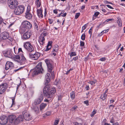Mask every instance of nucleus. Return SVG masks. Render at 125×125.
<instances>
[{"label":"nucleus","instance_id":"nucleus-50","mask_svg":"<svg viewBox=\"0 0 125 125\" xmlns=\"http://www.w3.org/2000/svg\"><path fill=\"white\" fill-rule=\"evenodd\" d=\"M51 75L52 77V79L54 78V72H52L51 73Z\"/></svg>","mask_w":125,"mask_h":125},{"label":"nucleus","instance_id":"nucleus-31","mask_svg":"<svg viewBox=\"0 0 125 125\" xmlns=\"http://www.w3.org/2000/svg\"><path fill=\"white\" fill-rule=\"evenodd\" d=\"M51 114V112L50 111L47 112L45 113L43 115V117H46L50 115Z\"/></svg>","mask_w":125,"mask_h":125},{"label":"nucleus","instance_id":"nucleus-33","mask_svg":"<svg viewBox=\"0 0 125 125\" xmlns=\"http://www.w3.org/2000/svg\"><path fill=\"white\" fill-rule=\"evenodd\" d=\"M48 34V33L46 31H44L42 32L40 36L43 37L44 38L45 36H47Z\"/></svg>","mask_w":125,"mask_h":125},{"label":"nucleus","instance_id":"nucleus-64","mask_svg":"<svg viewBox=\"0 0 125 125\" xmlns=\"http://www.w3.org/2000/svg\"><path fill=\"white\" fill-rule=\"evenodd\" d=\"M78 58V57L77 56H76L74 57L73 58V60H77Z\"/></svg>","mask_w":125,"mask_h":125},{"label":"nucleus","instance_id":"nucleus-8","mask_svg":"<svg viewBox=\"0 0 125 125\" xmlns=\"http://www.w3.org/2000/svg\"><path fill=\"white\" fill-rule=\"evenodd\" d=\"M45 61L47 65L48 71L51 72L53 68V66L51 63V61L48 59H46L45 60Z\"/></svg>","mask_w":125,"mask_h":125},{"label":"nucleus","instance_id":"nucleus-9","mask_svg":"<svg viewBox=\"0 0 125 125\" xmlns=\"http://www.w3.org/2000/svg\"><path fill=\"white\" fill-rule=\"evenodd\" d=\"M25 48L28 51L31 52L34 50L33 47L29 42H26L24 45Z\"/></svg>","mask_w":125,"mask_h":125},{"label":"nucleus","instance_id":"nucleus-56","mask_svg":"<svg viewBox=\"0 0 125 125\" xmlns=\"http://www.w3.org/2000/svg\"><path fill=\"white\" fill-rule=\"evenodd\" d=\"M106 6L108 8L111 9H113L114 8L112 7L111 6L107 5H106Z\"/></svg>","mask_w":125,"mask_h":125},{"label":"nucleus","instance_id":"nucleus-1","mask_svg":"<svg viewBox=\"0 0 125 125\" xmlns=\"http://www.w3.org/2000/svg\"><path fill=\"white\" fill-rule=\"evenodd\" d=\"M55 92L56 90L54 88H52L48 85H46L43 89L44 94L47 98H50L52 97Z\"/></svg>","mask_w":125,"mask_h":125},{"label":"nucleus","instance_id":"nucleus-53","mask_svg":"<svg viewBox=\"0 0 125 125\" xmlns=\"http://www.w3.org/2000/svg\"><path fill=\"white\" fill-rule=\"evenodd\" d=\"M104 3L106 4H112V3L110 2H109L107 0L105 1H104Z\"/></svg>","mask_w":125,"mask_h":125},{"label":"nucleus","instance_id":"nucleus-48","mask_svg":"<svg viewBox=\"0 0 125 125\" xmlns=\"http://www.w3.org/2000/svg\"><path fill=\"white\" fill-rule=\"evenodd\" d=\"M80 45L81 46H83L84 45V42L81 41L80 42Z\"/></svg>","mask_w":125,"mask_h":125},{"label":"nucleus","instance_id":"nucleus-3","mask_svg":"<svg viewBox=\"0 0 125 125\" xmlns=\"http://www.w3.org/2000/svg\"><path fill=\"white\" fill-rule=\"evenodd\" d=\"M43 98V95L42 94H41L39 97L35 100L34 103L31 106V108L35 111L38 110V107L36 105L40 104Z\"/></svg>","mask_w":125,"mask_h":125},{"label":"nucleus","instance_id":"nucleus-14","mask_svg":"<svg viewBox=\"0 0 125 125\" xmlns=\"http://www.w3.org/2000/svg\"><path fill=\"white\" fill-rule=\"evenodd\" d=\"M30 6H28L27 7V9L25 13V17L29 19H31L32 16L30 12Z\"/></svg>","mask_w":125,"mask_h":125},{"label":"nucleus","instance_id":"nucleus-27","mask_svg":"<svg viewBox=\"0 0 125 125\" xmlns=\"http://www.w3.org/2000/svg\"><path fill=\"white\" fill-rule=\"evenodd\" d=\"M107 97V95L105 93H104L103 94H101L100 97V99H101L102 101H103L105 100Z\"/></svg>","mask_w":125,"mask_h":125},{"label":"nucleus","instance_id":"nucleus-46","mask_svg":"<svg viewBox=\"0 0 125 125\" xmlns=\"http://www.w3.org/2000/svg\"><path fill=\"white\" fill-rule=\"evenodd\" d=\"M76 55V54L75 52H72L71 53L70 56H71V57H72L73 56H75Z\"/></svg>","mask_w":125,"mask_h":125},{"label":"nucleus","instance_id":"nucleus-25","mask_svg":"<svg viewBox=\"0 0 125 125\" xmlns=\"http://www.w3.org/2000/svg\"><path fill=\"white\" fill-rule=\"evenodd\" d=\"M54 47L52 49V52H57L59 50L58 46L57 44H55L54 45Z\"/></svg>","mask_w":125,"mask_h":125},{"label":"nucleus","instance_id":"nucleus-49","mask_svg":"<svg viewBox=\"0 0 125 125\" xmlns=\"http://www.w3.org/2000/svg\"><path fill=\"white\" fill-rule=\"evenodd\" d=\"M106 60V58L105 57H102L100 58V60L102 61H105Z\"/></svg>","mask_w":125,"mask_h":125},{"label":"nucleus","instance_id":"nucleus-13","mask_svg":"<svg viewBox=\"0 0 125 125\" xmlns=\"http://www.w3.org/2000/svg\"><path fill=\"white\" fill-rule=\"evenodd\" d=\"M4 56L9 58L12 57V53L11 49H9L8 50L3 52Z\"/></svg>","mask_w":125,"mask_h":125},{"label":"nucleus","instance_id":"nucleus-34","mask_svg":"<svg viewBox=\"0 0 125 125\" xmlns=\"http://www.w3.org/2000/svg\"><path fill=\"white\" fill-rule=\"evenodd\" d=\"M36 4L37 7L38 8L40 7L41 5V3L40 1L39 0H36Z\"/></svg>","mask_w":125,"mask_h":125},{"label":"nucleus","instance_id":"nucleus-18","mask_svg":"<svg viewBox=\"0 0 125 125\" xmlns=\"http://www.w3.org/2000/svg\"><path fill=\"white\" fill-rule=\"evenodd\" d=\"M18 62H20L21 64H24L26 63L27 60L23 55H21V59L18 61Z\"/></svg>","mask_w":125,"mask_h":125},{"label":"nucleus","instance_id":"nucleus-6","mask_svg":"<svg viewBox=\"0 0 125 125\" xmlns=\"http://www.w3.org/2000/svg\"><path fill=\"white\" fill-rule=\"evenodd\" d=\"M27 109V108L26 109L22 112L23 115L22 116L23 117V119H25L26 120L29 121L31 120L32 118Z\"/></svg>","mask_w":125,"mask_h":125},{"label":"nucleus","instance_id":"nucleus-15","mask_svg":"<svg viewBox=\"0 0 125 125\" xmlns=\"http://www.w3.org/2000/svg\"><path fill=\"white\" fill-rule=\"evenodd\" d=\"M22 26L27 29H30L31 28V24L27 21H25L22 23Z\"/></svg>","mask_w":125,"mask_h":125},{"label":"nucleus","instance_id":"nucleus-23","mask_svg":"<svg viewBox=\"0 0 125 125\" xmlns=\"http://www.w3.org/2000/svg\"><path fill=\"white\" fill-rule=\"evenodd\" d=\"M37 14L40 18H42L43 17V15L42 14V11L41 9L38 10L37 9Z\"/></svg>","mask_w":125,"mask_h":125},{"label":"nucleus","instance_id":"nucleus-40","mask_svg":"<svg viewBox=\"0 0 125 125\" xmlns=\"http://www.w3.org/2000/svg\"><path fill=\"white\" fill-rule=\"evenodd\" d=\"M67 14V13L66 12H65L62 15L61 13L59 14H58V17H60L61 16H62L63 17H65Z\"/></svg>","mask_w":125,"mask_h":125},{"label":"nucleus","instance_id":"nucleus-2","mask_svg":"<svg viewBox=\"0 0 125 125\" xmlns=\"http://www.w3.org/2000/svg\"><path fill=\"white\" fill-rule=\"evenodd\" d=\"M16 116L14 115H11L9 117L10 122L12 125H16L23 120V118L22 115H19L16 118Z\"/></svg>","mask_w":125,"mask_h":125},{"label":"nucleus","instance_id":"nucleus-51","mask_svg":"<svg viewBox=\"0 0 125 125\" xmlns=\"http://www.w3.org/2000/svg\"><path fill=\"white\" fill-rule=\"evenodd\" d=\"M88 102V101L87 100L84 101V103L86 104L87 106L89 105Z\"/></svg>","mask_w":125,"mask_h":125},{"label":"nucleus","instance_id":"nucleus-45","mask_svg":"<svg viewBox=\"0 0 125 125\" xmlns=\"http://www.w3.org/2000/svg\"><path fill=\"white\" fill-rule=\"evenodd\" d=\"M59 121L58 120H56L55 121L53 125H57L59 123Z\"/></svg>","mask_w":125,"mask_h":125},{"label":"nucleus","instance_id":"nucleus-7","mask_svg":"<svg viewBox=\"0 0 125 125\" xmlns=\"http://www.w3.org/2000/svg\"><path fill=\"white\" fill-rule=\"evenodd\" d=\"M18 3L16 0H9L8 1V5L10 8L11 9L16 8Z\"/></svg>","mask_w":125,"mask_h":125},{"label":"nucleus","instance_id":"nucleus-35","mask_svg":"<svg viewBox=\"0 0 125 125\" xmlns=\"http://www.w3.org/2000/svg\"><path fill=\"white\" fill-rule=\"evenodd\" d=\"M11 98V99L12 100V103L11 105V106L10 107H11L15 104L14 100L15 99V97H14Z\"/></svg>","mask_w":125,"mask_h":125},{"label":"nucleus","instance_id":"nucleus-36","mask_svg":"<svg viewBox=\"0 0 125 125\" xmlns=\"http://www.w3.org/2000/svg\"><path fill=\"white\" fill-rule=\"evenodd\" d=\"M119 27H121L122 26L121 21L120 19H118V20L117 21Z\"/></svg>","mask_w":125,"mask_h":125},{"label":"nucleus","instance_id":"nucleus-42","mask_svg":"<svg viewBox=\"0 0 125 125\" xmlns=\"http://www.w3.org/2000/svg\"><path fill=\"white\" fill-rule=\"evenodd\" d=\"M88 25V24H86L84 25L83 26L82 28V31L84 30L87 27Z\"/></svg>","mask_w":125,"mask_h":125},{"label":"nucleus","instance_id":"nucleus-41","mask_svg":"<svg viewBox=\"0 0 125 125\" xmlns=\"http://www.w3.org/2000/svg\"><path fill=\"white\" fill-rule=\"evenodd\" d=\"M99 14V13L98 12H96L94 13V15H93V17H94L95 18Z\"/></svg>","mask_w":125,"mask_h":125},{"label":"nucleus","instance_id":"nucleus-4","mask_svg":"<svg viewBox=\"0 0 125 125\" xmlns=\"http://www.w3.org/2000/svg\"><path fill=\"white\" fill-rule=\"evenodd\" d=\"M43 69L42 67V62H40L38 63L35 69L32 71V75L33 76L37 75L38 73H42Z\"/></svg>","mask_w":125,"mask_h":125},{"label":"nucleus","instance_id":"nucleus-26","mask_svg":"<svg viewBox=\"0 0 125 125\" xmlns=\"http://www.w3.org/2000/svg\"><path fill=\"white\" fill-rule=\"evenodd\" d=\"M47 104L46 103H43L40 104V109L41 110L43 109L47 106Z\"/></svg>","mask_w":125,"mask_h":125},{"label":"nucleus","instance_id":"nucleus-38","mask_svg":"<svg viewBox=\"0 0 125 125\" xmlns=\"http://www.w3.org/2000/svg\"><path fill=\"white\" fill-rule=\"evenodd\" d=\"M85 34H83L81 36V39L83 41L84 40H85Z\"/></svg>","mask_w":125,"mask_h":125},{"label":"nucleus","instance_id":"nucleus-19","mask_svg":"<svg viewBox=\"0 0 125 125\" xmlns=\"http://www.w3.org/2000/svg\"><path fill=\"white\" fill-rule=\"evenodd\" d=\"M16 48L15 46L13 48L14 53L15 54H17L19 53V54L23 55V52L21 48H19L18 49L17 48L16 49Z\"/></svg>","mask_w":125,"mask_h":125},{"label":"nucleus","instance_id":"nucleus-52","mask_svg":"<svg viewBox=\"0 0 125 125\" xmlns=\"http://www.w3.org/2000/svg\"><path fill=\"white\" fill-rule=\"evenodd\" d=\"M34 27L37 30H38V26L37 24L36 23H34Z\"/></svg>","mask_w":125,"mask_h":125},{"label":"nucleus","instance_id":"nucleus-44","mask_svg":"<svg viewBox=\"0 0 125 125\" xmlns=\"http://www.w3.org/2000/svg\"><path fill=\"white\" fill-rule=\"evenodd\" d=\"M96 113V111H94V110L92 111V114L91 115V116H93Z\"/></svg>","mask_w":125,"mask_h":125},{"label":"nucleus","instance_id":"nucleus-29","mask_svg":"<svg viewBox=\"0 0 125 125\" xmlns=\"http://www.w3.org/2000/svg\"><path fill=\"white\" fill-rule=\"evenodd\" d=\"M3 20L2 18L0 17V27H2L6 24V23L3 22Z\"/></svg>","mask_w":125,"mask_h":125},{"label":"nucleus","instance_id":"nucleus-57","mask_svg":"<svg viewBox=\"0 0 125 125\" xmlns=\"http://www.w3.org/2000/svg\"><path fill=\"white\" fill-rule=\"evenodd\" d=\"M77 107L76 106H73L72 109V110H74L75 109H76V108H77Z\"/></svg>","mask_w":125,"mask_h":125},{"label":"nucleus","instance_id":"nucleus-24","mask_svg":"<svg viewBox=\"0 0 125 125\" xmlns=\"http://www.w3.org/2000/svg\"><path fill=\"white\" fill-rule=\"evenodd\" d=\"M52 43V41H49L48 42V44L46 46V48L45 50V51H48L51 49V44Z\"/></svg>","mask_w":125,"mask_h":125},{"label":"nucleus","instance_id":"nucleus-30","mask_svg":"<svg viewBox=\"0 0 125 125\" xmlns=\"http://www.w3.org/2000/svg\"><path fill=\"white\" fill-rule=\"evenodd\" d=\"M97 81L95 79H94L93 81H91L88 82V83L90 84L91 85H95V83H96Z\"/></svg>","mask_w":125,"mask_h":125},{"label":"nucleus","instance_id":"nucleus-20","mask_svg":"<svg viewBox=\"0 0 125 125\" xmlns=\"http://www.w3.org/2000/svg\"><path fill=\"white\" fill-rule=\"evenodd\" d=\"M45 38L43 37L40 36L38 42L41 47L43 45L45 42Z\"/></svg>","mask_w":125,"mask_h":125},{"label":"nucleus","instance_id":"nucleus-28","mask_svg":"<svg viewBox=\"0 0 125 125\" xmlns=\"http://www.w3.org/2000/svg\"><path fill=\"white\" fill-rule=\"evenodd\" d=\"M27 29H26V28H24V27L22 26V27H21L20 30V32L21 33H23L26 31Z\"/></svg>","mask_w":125,"mask_h":125},{"label":"nucleus","instance_id":"nucleus-11","mask_svg":"<svg viewBox=\"0 0 125 125\" xmlns=\"http://www.w3.org/2000/svg\"><path fill=\"white\" fill-rule=\"evenodd\" d=\"M8 122V118L7 116H3L0 119V124L1 125L6 124Z\"/></svg>","mask_w":125,"mask_h":125},{"label":"nucleus","instance_id":"nucleus-59","mask_svg":"<svg viewBox=\"0 0 125 125\" xmlns=\"http://www.w3.org/2000/svg\"><path fill=\"white\" fill-rule=\"evenodd\" d=\"M53 12L55 14H57L58 13L57 10L56 9L53 10Z\"/></svg>","mask_w":125,"mask_h":125},{"label":"nucleus","instance_id":"nucleus-60","mask_svg":"<svg viewBox=\"0 0 125 125\" xmlns=\"http://www.w3.org/2000/svg\"><path fill=\"white\" fill-rule=\"evenodd\" d=\"M6 2V0H0V2L2 3H4Z\"/></svg>","mask_w":125,"mask_h":125},{"label":"nucleus","instance_id":"nucleus-43","mask_svg":"<svg viewBox=\"0 0 125 125\" xmlns=\"http://www.w3.org/2000/svg\"><path fill=\"white\" fill-rule=\"evenodd\" d=\"M101 25V27L103 26H104L105 24H107V23L106 21H105L102 22L101 23H100Z\"/></svg>","mask_w":125,"mask_h":125},{"label":"nucleus","instance_id":"nucleus-39","mask_svg":"<svg viewBox=\"0 0 125 125\" xmlns=\"http://www.w3.org/2000/svg\"><path fill=\"white\" fill-rule=\"evenodd\" d=\"M15 58L17 59L16 61H18L21 58V55L20 56L19 55H16L15 56Z\"/></svg>","mask_w":125,"mask_h":125},{"label":"nucleus","instance_id":"nucleus-12","mask_svg":"<svg viewBox=\"0 0 125 125\" xmlns=\"http://www.w3.org/2000/svg\"><path fill=\"white\" fill-rule=\"evenodd\" d=\"M32 33L30 31H28L25 33L23 35L22 37V39L25 40L29 39Z\"/></svg>","mask_w":125,"mask_h":125},{"label":"nucleus","instance_id":"nucleus-32","mask_svg":"<svg viewBox=\"0 0 125 125\" xmlns=\"http://www.w3.org/2000/svg\"><path fill=\"white\" fill-rule=\"evenodd\" d=\"M70 97L72 99H73L75 98V96L74 92L73 91H72L70 93Z\"/></svg>","mask_w":125,"mask_h":125},{"label":"nucleus","instance_id":"nucleus-47","mask_svg":"<svg viewBox=\"0 0 125 125\" xmlns=\"http://www.w3.org/2000/svg\"><path fill=\"white\" fill-rule=\"evenodd\" d=\"M110 122L112 124H114L115 123V120L113 117L110 120Z\"/></svg>","mask_w":125,"mask_h":125},{"label":"nucleus","instance_id":"nucleus-16","mask_svg":"<svg viewBox=\"0 0 125 125\" xmlns=\"http://www.w3.org/2000/svg\"><path fill=\"white\" fill-rule=\"evenodd\" d=\"M9 34L6 32H3L1 33L0 36V39L1 40H5L8 38Z\"/></svg>","mask_w":125,"mask_h":125},{"label":"nucleus","instance_id":"nucleus-5","mask_svg":"<svg viewBox=\"0 0 125 125\" xmlns=\"http://www.w3.org/2000/svg\"><path fill=\"white\" fill-rule=\"evenodd\" d=\"M24 9L23 5H20L16 7L14 10V13L16 15H20L23 12Z\"/></svg>","mask_w":125,"mask_h":125},{"label":"nucleus","instance_id":"nucleus-10","mask_svg":"<svg viewBox=\"0 0 125 125\" xmlns=\"http://www.w3.org/2000/svg\"><path fill=\"white\" fill-rule=\"evenodd\" d=\"M40 55V53L38 52H36L34 53H30L29 54L30 57L31 59L34 60L38 59Z\"/></svg>","mask_w":125,"mask_h":125},{"label":"nucleus","instance_id":"nucleus-54","mask_svg":"<svg viewBox=\"0 0 125 125\" xmlns=\"http://www.w3.org/2000/svg\"><path fill=\"white\" fill-rule=\"evenodd\" d=\"M114 19H108L105 20L106 22H108L109 21H112V20H113Z\"/></svg>","mask_w":125,"mask_h":125},{"label":"nucleus","instance_id":"nucleus-61","mask_svg":"<svg viewBox=\"0 0 125 125\" xmlns=\"http://www.w3.org/2000/svg\"><path fill=\"white\" fill-rule=\"evenodd\" d=\"M104 32H103V31H102L101 32V33L98 34V36H101L102 34H103L104 33Z\"/></svg>","mask_w":125,"mask_h":125},{"label":"nucleus","instance_id":"nucleus-55","mask_svg":"<svg viewBox=\"0 0 125 125\" xmlns=\"http://www.w3.org/2000/svg\"><path fill=\"white\" fill-rule=\"evenodd\" d=\"M109 29H107V30L103 31V32H104V33H106L107 32L109 31Z\"/></svg>","mask_w":125,"mask_h":125},{"label":"nucleus","instance_id":"nucleus-58","mask_svg":"<svg viewBox=\"0 0 125 125\" xmlns=\"http://www.w3.org/2000/svg\"><path fill=\"white\" fill-rule=\"evenodd\" d=\"M78 18V13H77L75 15V19H76Z\"/></svg>","mask_w":125,"mask_h":125},{"label":"nucleus","instance_id":"nucleus-17","mask_svg":"<svg viewBox=\"0 0 125 125\" xmlns=\"http://www.w3.org/2000/svg\"><path fill=\"white\" fill-rule=\"evenodd\" d=\"M14 64L12 62L8 61L5 65V69L6 70L11 69L14 66Z\"/></svg>","mask_w":125,"mask_h":125},{"label":"nucleus","instance_id":"nucleus-21","mask_svg":"<svg viewBox=\"0 0 125 125\" xmlns=\"http://www.w3.org/2000/svg\"><path fill=\"white\" fill-rule=\"evenodd\" d=\"M6 83L3 84L2 85H0V94H2V92H3L5 91L6 88V87L5 85Z\"/></svg>","mask_w":125,"mask_h":125},{"label":"nucleus","instance_id":"nucleus-22","mask_svg":"<svg viewBox=\"0 0 125 125\" xmlns=\"http://www.w3.org/2000/svg\"><path fill=\"white\" fill-rule=\"evenodd\" d=\"M50 74L47 73L45 75V82L46 84L48 83L50 81Z\"/></svg>","mask_w":125,"mask_h":125},{"label":"nucleus","instance_id":"nucleus-37","mask_svg":"<svg viewBox=\"0 0 125 125\" xmlns=\"http://www.w3.org/2000/svg\"><path fill=\"white\" fill-rule=\"evenodd\" d=\"M93 28V27H91L89 29V33L90 35V37H91L92 33V29Z\"/></svg>","mask_w":125,"mask_h":125},{"label":"nucleus","instance_id":"nucleus-63","mask_svg":"<svg viewBox=\"0 0 125 125\" xmlns=\"http://www.w3.org/2000/svg\"><path fill=\"white\" fill-rule=\"evenodd\" d=\"M114 101H115L114 100H113V99L111 100L110 101V103L111 104V103H113L114 102Z\"/></svg>","mask_w":125,"mask_h":125},{"label":"nucleus","instance_id":"nucleus-62","mask_svg":"<svg viewBox=\"0 0 125 125\" xmlns=\"http://www.w3.org/2000/svg\"><path fill=\"white\" fill-rule=\"evenodd\" d=\"M85 89L86 90H88L89 89V87L88 85H87L85 87Z\"/></svg>","mask_w":125,"mask_h":125}]
</instances>
